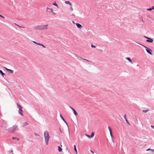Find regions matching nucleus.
I'll return each instance as SVG.
<instances>
[{"label": "nucleus", "instance_id": "1", "mask_svg": "<svg viewBox=\"0 0 154 154\" xmlns=\"http://www.w3.org/2000/svg\"><path fill=\"white\" fill-rule=\"evenodd\" d=\"M44 136L45 138V140L47 145L48 144V141L49 140L50 136L49 135L48 132L46 131H44Z\"/></svg>", "mask_w": 154, "mask_h": 154}, {"label": "nucleus", "instance_id": "2", "mask_svg": "<svg viewBox=\"0 0 154 154\" xmlns=\"http://www.w3.org/2000/svg\"><path fill=\"white\" fill-rule=\"evenodd\" d=\"M48 25H45L44 26L42 25H38L36 26L34 28V29L36 30H46L48 29Z\"/></svg>", "mask_w": 154, "mask_h": 154}, {"label": "nucleus", "instance_id": "3", "mask_svg": "<svg viewBox=\"0 0 154 154\" xmlns=\"http://www.w3.org/2000/svg\"><path fill=\"white\" fill-rule=\"evenodd\" d=\"M17 127L18 126L17 125H13L12 127L9 128L8 129L6 130H8L11 133H14Z\"/></svg>", "mask_w": 154, "mask_h": 154}, {"label": "nucleus", "instance_id": "4", "mask_svg": "<svg viewBox=\"0 0 154 154\" xmlns=\"http://www.w3.org/2000/svg\"><path fill=\"white\" fill-rule=\"evenodd\" d=\"M147 52L149 53V54L151 55H152V51L150 49L148 48H146V49Z\"/></svg>", "mask_w": 154, "mask_h": 154}, {"label": "nucleus", "instance_id": "5", "mask_svg": "<svg viewBox=\"0 0 154 154\" xmlns=\"http://www.w3.org/2000/svg\"><path fill=\"white\" fill-rule=\"evenodd\" d=\"M69 108L72 110L74 115L76 116L78 115V113L72 107L70 106Z\"/></svg>", "mask_w": 154, "mask_h": 154}, {"label": "nucleus", "instance_id": "6", "mask_svg": "<svg viewBox=\"0 0 154 154\" xmlns=\"http://www.w3.org/2000/svg\"><path fill=\"white\" fill-rule=\"evenodd\" d=\"M94 132H92V133L91 134V135H90V136L88 135L87 134H85V136L86 137H88V138L90 139V138H91L93 137L94 136Z\"/></svg>", "mask_w": 154, "mask_h": 154}, {"label": "nucleus", "instance_id": "7", "mask_svg": "<svg viewBox=\"0 0 154 154\" xmlns=\"http://www.w3.org/2000/svg\"><path fill=\"white\" fill-rule=\"evenodd\" d=\"M19 111H18V113L19 114H20V115L22 116H23V110H22V108L20 107V108H19Z\"/></svg>", "mask_w": 154, "mask_h": 154}, {"label": "nucleus", "instance_id": "8", "mask_svg": "<svg viewBox=\"0 0 154 154\" xmlns=\"http://www.w3.org/2000/svg\"><path fill=\"white\" fill-rule=\"evenodd\" d=\"M146 42L150 43H152L153 42V40L152 38H149L148 39L146 40Z\"/></svg>", "mask_w": 154, "mask_h": 154}, {"label": "nucleus", "instance_id": "9", "mask_svg": "<svg viewBox=\"0 0 154 154\" xmlns=\"http://www.w3.org/2000/svg\"><path fill=\"white\" fill-rule=\"evenodd\" d=\"M60 116L61 117V118L63 120L64 122L67 125H68V123L66 122V121L65 120V119H64L63 117L62 116V115L60 114Z\"/></svg>", "mask_w": 154, "mask_h": 154}, {"label": "nucleus", "instance_id": "10", "mask_svg": "<svg viewBox=\"0 0 154 154\" xmlns=\"http://www.w3.org/2000/svg\"><path fill=\"white\" fill-rule=\"evenodd\" d=\"M76 25L78 28L81 29L82 27L81 25L78 23H76Z\"/></svg>", "mask_w": 154, "mask_h": 154}, {"label": "nucleus", "instance_id": "11", "mask_svg": "<svg viewBox=\"0 0 154 154\" xmlns=\"http://www.w3.org/2000/svg\"><path fill=\"white\" fill-rule=\"evenodd\" d=\"M29 125V123L28 122H25L23 123V125L22 126V127H24L28 125Z\"/></svg>", "mask_w": 154, "mask_h": 154}, {"label": "nucleus", "instance_id": "12", "mask_svg": "<svg viewBox=\"0 0 154 154\" xmlns=\"http://www.w3.org/2000/svg\"><path fill=\"white\" fill-rule=\"evenodd\" d=\"M5 68L7 71H10L11 73H13L14 72V71L12 70L8 69L6 67H5Z\"/></svg>", "mask_w": 154, "mask_h": 154}, {"label": "nucleus", "instance_id": "13", "mask_svg": "<svg viewBox=\"0 0 154 154\" xmlns=\"http://www.w3.org/2000/svg\"><path fill=\"white\" fill-rule=\"evenodd\" d=\"M124 119L126 121V122L129 125L130 124L128 122V120L127 119L126 116V114L124 115Z\"/></svg>", "mask_w": 154, "mask_h": 154}, {"label": "nucleus", "instance_id": "14", "mask_svg": "<svg viewBox=\"0 0 154 154\" xmlns=\"http://www.w3.org/2000/svg\"><path fill=\"white\" fill-rule=\"evenodd\" d=\"M58 150L59 152H61L62 150V149L60 146H58Z\"/></svg>", "mask_w": 154, "mask_h": 154}, {"label": "nucleus", "instance_id": "15", "mask_svg": "<svg viewBox=\"0 0 154 154\" xmlns=\"http://www.w3.org/2000/svg\"><path fill=\"white\" fill-rule=\"evenodd\" d=\"M126 59L128 60L130 63H132V60L130 58L128 57H126Z\"/></svg>", "mask_w": 154, "mask_h": 154}, {"label": "nucleus", "instance_id": "16", "mask_svg": "<svg viewBox=\"0 0 154 154\" xmlns=\"http://www.w3.org/2000/svg\"><path fill=\"white\" fill-rule=\"evenodd\" d=\"M0 73L4 77V75H5V74L3 72L2 70H0Z\"/></svg>", "mask_w": 154, "mask_h": 154}, {"label": "nucleus", "instance_id": "17", "mask_svg": "<svg viewBox=\"0 0 154 154\" xmlns=\"http://www.w3.org/2000/svg\"><path fill=\"white\" fill-rule=\"evenodd\" d=\"M65 3L66 4H69L70 5H72L71 3L69 1H66Z\"/></svg>", "mask_w": 154, "mask_h": 154}, {"label": "nucleus", "instance_id": "18", "mask_svg": "<svg viewBox=\"0 0 154 154\" xmlns=\"http://www.w3.org/2000/svg\"><path fill=\"white\" fill-rule=\"evenodd\" d=\"M48 10H51V12L52 13L54 12L53 11V10L52 9L49 8H48H48H47V11H48Z\"/></svg>", "mask_w": 154, "mask_h": 154}, {"label": "nucleus", "instance_id": "19", "mask_svg": "<svg viewBox=\"0 0 154 154\" xmlns=\"http://www.w3.org/2000/svg\"><path fill=\"white\" fill-rule=\"evenodd\" d=\"M48 10H51V12L52 13L54 12L53 11V10L52 9L49 8H48H48H47V11H48Z\"/></svg>", "mask_w": 154, "mask_h": 154}, {"label": "nucleus", "instance_id": "20", "mask_svg": "<svg viewBox=\"0 0 154 154\" xmlns=\"http://www.w3.org/2000/svg\"><path fill=\"white\" fill-rule=\"evenodd\" d=\"M12 139L13 140H17L18 141L19 140V138H18L17 137H13L12 138Z\"/></svg>", "mask_w": 154, "mask_h": 154}, {"label": "nucleus", "instance_id": "21", "mask_svg": "<svg viewBox=\"0 0 154 154\" xmlns=\"http://www.w3.org/2000/svg\"><path fill=\"white\" fill-rule=\"evenodd\" d=\"M16 104L17 106V108L19 109V108H20V107H22V106H21L18 103H17Z\"/></svg>", "mask_w": 154, "mask_h": 154}, {"label": "nucleus", "instance_id": "22", "mask_svg": "<svg viewBox=\"0 0 154 154\" xmlns=\"http://www.w3.org/2000/svg\"><path fill=\"white\" fill-rule=\"evenodd\" d=\"M53 5H54L55 6H56V7H57L58 8H59V7L58 6V5H57V4L56 3H53Z\"/></svg>", "mask_w": 154, "mask_h": 154}, {"label": "nucleus", "instance_id": "23", "mask_svg": "<svg viewBox=\"0 0 154 154\" xmlns=\"http://www.w3.org/2000/svg\"><path fill=\"white\" fill-rule=\"evenodd\" d=\"M74 149L76 153H77V149H76V146L75 145H74Z\"/></svg>", "mask_w": 154, "mask_h": 154}, {"label": "nucleus", "instance_id": "24", "mask_svg": "<svg viewBox=\"0 0 154 154\" xmlns=\"http://www.w3.org/2000/svg\"><path fill=\"white\" fill-rule=\"evenodd\" d=\"M80 57L81 59H83V60H86V61H87L88 62H90V61H89V60H87L86 59L83 58H82V57Z\"/></svg>", "mask_w": 154, "mask_h": 154}, {"label": "nucleus", "instance_id": "25", "mask_svg": "<svg viewBox=\"0 0 154 154\" xmlns=\"http://www.w3.org/2000/svg\"><path fill=\"white\" fill-rule=\"evenodd\" d=\"M152 8H148L147 9V11H151L152 10Z\"/></svg>", "mask_w": 154, "mask_h": 154}, {"label": "nucleus", "instance_id": "26", "mask_svg": "<svg viewBox=\"0 0 154 154\" xmlns=\"http://www.w3.org/2000/svg\"><path fill=\"white\" fill-rule=\"evenodd\" d=\"M32 42L35 44H36V45H39V44L40 43H37L36 42H35V41H32Z\"/></svg>", "mask_w": 154, "mask_h": 154}, {"label": "nucleus", "instance_id": "27", "mask_svg": "<svg viewBox=\"0 0 154 154\" xmlns=\"http://www.w3.org/2000/svg\"><path fill=\"white\" fill-rule=\"evenodd\" d=\"M39 45H40V46H42L44 48H45V47L44 45H43V44H41L40 43Z\"/></svg>", "mask_w": 154, "mask_h": 154}, {"label": "nucleus", "instance_id": "28", "mask_svg": "<svg viewBox=\"0 0 154 154\" xmlns=\"http://www.w3.org/2000/svg\"><path fill=\"white\" fill-rule=\"evenodd\" d=\"M143 112H145V113H146V112H147L148 111V110L147 109L146 110H143L142 111Z\"/></svg>", "mask_w": 154, "mask_h": 154}, {"label": "nucleus", "instance_id": "29", "mask_svg": "<svg viewBox=\"0 0 154 154\" xmlns=\"http://www.w3.org/2000/svg\"><path fill=\"white\" fill-rule=\"evenodd\" d=\"M34 135H35V136H39V135L38 134H37V133H35V132H34Z\"/></svg>", "mask_w": 154, "mask_h": 154}, {"label": "nucleus", "instance_id": "30", "mask_svg": "<svg viewBox=\"0 0 154 154\" xmlns=\"http://www.w3.org/2000/svg\"><path fill=\"white\" fill-rule=\"evenodd\" d=\"M110 136H111V137H112V131L110 132Z\"/></svg>", "mask_w": 154, "mask_h": 154}, {"label": "nucleus", "instance_id": "31", "mask_svg": "<svg viewBox=\"0 0 154 154\" xmlns=\"http://www.w3.org/2000/svg\"><path fill=\"white\" fill-rule=\"evenodd\" d=\"M91 47L93 48H96V46L93 45H91Z\"/></svg>", "mask_w": 154, "mask_h": 154}, {"label": "nucleus", "instance_id": "32", "mask_svg": "<svg viewBox=\"0 0 154 154\" xmlns=\"http://www.w3.org/2000/svg\"><path fill=\"white\" fill-rule=\"evenodd\" d=\"M108 128L109 130V132L112 131L109 126L108 127Z\"/></svg>", "mask_w": 154, "mask_h": 154}, {"label": "nucleus", "instance_id": "33", "mask_svg": "<svg viewBox=\"0 0 154 154\" xmlns=\"http://www.w3.org/2000/svg\"><path fill=\"white\" fill-rule=\"evenodd\" d=\"M0 17L3 18H5V17L4 16H3L0 14Z\"/></svg>", "mask_w": 154, "mask_h": 154}, {"label": "nucleus", "instance_id": "34", "mask_svg": "<svg viewBox=\"0 0 154 154\" xmlns=\"http://www.w3.org/2000/svg\"><path fill=\"white\" fill-rule=\"evenodd\" d=\"M144 37L146 38V39H148V38H149V37H148L145 36H144Z\"/></svg>", "mask_w": 154, "mask_h": 154}, {"label": "nucleus", "instance_id": "35", "mask_svg": "<svg viewBox=\"0 0 154 154\" xmlns=\"http://www.w3.org/2000/svg\"><path fill=\"white\" fill-rule=\"evenodd\" d=\"M151 128H153V129H154V126H153V125H151Z\"/></svg>", "mask_w": 154, "mask_h": 154}, {"label": "nucleus", "instance_id": "36", "mask_svg": "<svg viewBox=\"0 0 154 154\" xmlns=\"http://www.w3.org/2000/svg\"><path fill=\"white\" fill-rule=\"evenodd\" d=\"M60 132L61 133H62V131L60 129Z\"/></svg>", "mask_w": 154, "mask_h": 154}, {"label": "nucleus", "instance_id": "37", "mask_svg": "<svg viewBox=\"0 0 154 154\" xmlns=\"http://www.w3.org/2000/svg\"><path fill=\"white\" fill-rule=\"evenodd\" d=\"M151 149L150 148H149V149H147L146 150V151H149V150H151Z\"/></svg>", "mask_w": 154, "mask_h": 154}, {"label": "nucleus", "instance_id": "38", "mask_svg": "<svg viewBox=\"0 0 154 154\" xmlns=\"http://www.w3.org/2000/svg\"><path fill=\"white\" fill-rule=\"evenodd\" d=\"M151 150L152 151V152H154V149H151Z\"/></svg>", "mask_w": 154, "mask_h": 154}, {"label": "nucleus", "instance_id": "39", "mask_svg": "<svg viewBox=\"0 0 154 154\" xmlns=\"http://www.w3.org/2000/svg\"><path fill=\"white\" fill-rule=\"evenodd\" d=\"M18 26L20 27H21V28H24V27H21V26H18V25H17Z\"/></svg>", "mask_w": 154, "mask_h": 154}, {"label": "nucleus", "instance_id": "40", "mask_svg": "<svg viewBox=\"0 0 154 154\" xmlns=\"http://www.w3.org/2000/svg\"><path fill=\"white\" fill-rule=\"evenodd\" d=\"M70 8H71V10L73 11V9L72 7H71Z\"/></svg>", "mask_w": 154, "mask_h": 154}, {"label": "nucleus", "instance_id": "41", "mask_svg": "<svg viewBox=\"0 0 154 154\" xmlns=\"http://www.w3.org/2000/svg\"><path fill=\"white\" fill-rule=\"evenodd\" d=\"M142 45V46H143V47H144V48H147V47H146L145 46H144V45Z\"/></svg>", "mask_w": 154, "mask_h": 154}, {"label": "nucleus", "instance_id": "42", "mask_svg": "<svg viewBox=\"0 0 154 154\" xmlns=\"http://www.w3.org/2000/svg\"><path fill=\"white\" fill-rule=\"evenodd\" d=\"M52 13H53V14H54V15H55V14H56V13H54V12H53Z\"/></svg>", "mask_w": 154, "mask_h": 154}, {"label": "nucleus", "instance_id": "43", "mask_svg": "<svg viewBox=\"0 0 154 154\" xmlns=\"http://www.w3.org/2000/svg\"><path fill=\"white\" fill-rule=\"evenodd\" d=\"M91 152L93 153H94V152L92 150H91Z\"/></svg>", "mask_w": 154, "mask_h": 154}, {"label": "nucleus", "instance_id": "44", "mask_svg": "<svg viewBox=\"0 0 154 154\" xmlns=\"http://www.w3.org/2000/svg\"><path fill=\"white\" fill-rule=\"evenodd\" d=\"M152 10L154 9V6L152 7Z\"/></svg>", "mask_w": 154, "mask_h": 154}, {"label": "nucleus", "instance_id": "45", "mask_svg": "<svg viewBox=\"0 0 154 154\" xmlns=\"http://www.w3.org/2000/svg\"><path fill=\"white\" fill-rule=\"evenodd\" d=\"M13 152V150H11V152L12 153Z\"/></svg>", "mask_w": 154, "mask_h": 154}, {"label": "nucleus", "instance_id": "46", "mask_svg": "<svg viewBox=\"0 0 154 154\" xmlns=\"http://www.w3.org/2000/svg\"><path fill=\"white\" fill-rule=\"evenodd\" d=\"M72 23H73L74 24H75V23L73 21H72Z\"/></svg>", "mask_w": 154, "mask_h": 154}, {"label": "nucleus", "instance_id": "47", "mask_svg": "<svg viewBox=\"0 0 154 154\" xmlns=\"http://www.w3.org/2000/svg\"><path fill=\"white\" fill-rule=\"evenodd\" d=\"M72 16H74L75 15H74V14H72Z\"/></svg>", "mask_w": 154, "mask_h": 154}, {"label": "nucleus", "instance_id": "48", "mask_svg": "<svg viewBox=\"0 0 154 154\" xmlns=\"http://www.w3.org/2000/svg\"><path fill=\"white\" fill-rule=\"evenodd\" d=\"M101 51H102V50H101Z\"/></svg>", "mask_w": 154, "mask_h": 154}]
</instances>
